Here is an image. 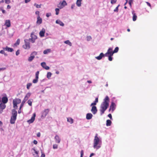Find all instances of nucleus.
I'll use <instances>...</instances> for the list:
<instances>
[{
    "mask_svg": "<svg viewBox=\"0 0 157 157\" xmlns=\"http://www.w3.org/2000/svg\"><path fill=\"white\" fill-rule=\"evenodd\" d=\"M67 3L65 0H63L62 2H60L58 5L57 6L59 9L63 8L64 6H67Z\"/></svg>",
    "mask_w": 157,
    "mask_h": 157,
    "instance_id": "4",
    "label": "nucleus"
},
{
    "mask_svg": "<svg viewBox=\"0 0 157 157\" xmlns=\"http://www.w3.org/2000/svg\"><path fill=\"white\" fill-rule=\"evenodd\" d=\"M104 56L105 55H104L103 53H101L98 56L95 57V58L99 60L101 59L102 57Z\"/></svg>",
    "mask_w": 157,
    "mask_h": 157,
    "instance_id": "18",
    "label": "nucleus"
},
{
    "mask_svg": "<svg viewBox=\"0 0 157 157\" xmlns=\"http://www.w3.org/2000/svg\"><path fill=\"white\" fill-rule=\"evenodd\" d=\"M83 155H84V151H83V150H81V156H80L83 157Z\"/></svg>",
    "mask_w": 157,
    "mask_h": 157,
    "instance_id": "54",
    "label": "nucleus"
},
{
    "mask_svg": "<svg viewBox=\"0 0 157 157\" xmlns=\"http://www.w3.org/2000/svg\"><path fill=\"white\" fill-rule=\"evenodd\" d=\"M91 39V37L90 36H88L87 37V41H89Z\"/></svg>",
    "mask_w": 157,
    "mask_h": 157,
    "instance_id": "53",
    "label": "nucleus"
},
{
    "mask_svg": "<svg viewBox=\"0 0 157 157\" xmlns=\"http://www.w3.org/2000/svg\"><path fill=\"white\" fill-rule=\"evenodd\" d=\"M98 102V98H95L94 101V102L91 103V106L92 105H96L97 103Z\"/></svg>",
    "mask_w": 157,
    "mask_h": 157,
    "instance_id": "27",
    "label": "nucleus"
},
{
    "mask_svg": "<svg viewBox=\"0 0 157 157\" xmlns=\"http://www.w3.org/2000/svg\"><path fill=\"white\" fill-rule=\"evenodd\" d=\"M36 117V114L35 113H34L33 114V116L32 117L31 119H29L27 121V122L28 123H29V124L32 123L34 121L35 119V117Z\"/></svg>",
    "mask_w": 157,
    "mask_h": 157,
    "instance_id": "10",
    "label": "nucleus"
},
{
    "mask_svg": "<svg viewBox=\"0 0 157 157\" xmlns=\"http://www.w3.org/2000/svg\"><path fill=\"white\" fill-rule=\"evenodd\" d=\"M0 53L1 54H4L5 55V56H6L7 55L5 53V52L4 51V50H1V51H0Z\"/></svg>",
    "mask_w": 157,
    "mask_h": 157,
    "instance_id": "50",
    "label": "nucleus"
},
{
    "mask_svg": "<svg viewBox=\"0 0 157 157\" xmlns=\"http://www.w3.org/2000/svg\"><path fill=\"white\" fill-rule=\"evenodd\" d=\"M132 2H133V0H129L128 3L131 7L132 6Z\"/></svg>",
    "mask_w": 157,
    "mask_h": 157,
    "instance_id": "49",
    "label": "nucleus"
},
{
    "mask_svg": "<svg viewBox=\"0 0 157 157\" xmlns=\"http://www.w3.org/2000/svg\"><path fill=\"white\" fill-rule=\"evenodd\" d=\"M17 113L15 109H13L12 110V116L13 117H17Z\"/></svg>",
    "mask_w": 157,
    "mask_h": 157,
    "instance_id": "19",
    "label": "nucleus"
},
{
    "mask_svg": "<svg viewBox=\"0 0 157 157\" xmlns=\"http://www.w3.org/2000/svg\"><path fill=\"white\" fill-rule=\"evenodd\" d=\"M116 108V105L113 102H112L111 103L109 111H110L111 110V112L113 113L115 109Z\"/></svg>",
    "mask_w": 157,
    "mask_h": 157,
    "instance_id": "8",
    "label": "nucleus"
},
{
    "mask_svg": "<svg viewBox=\"0 0 157 157\" xmlns=\"http://www.w3.org/2000/svg\"><path fill=\"white\" fill-rule=\"evenodd\" d=\"M2 13H6V11L3 9H2Z\"/></svg>",
    "mask_w": 157,
    "mask_h": 157,
    "instance_id": "63",
    "label": "nucleus"
},
{
    "mask_svg": "<svg viewBox=\"0 0 157 157\" xmlns=\"http://www.w3.org/2000/svg\"><path fill=\"white\" fill-rule=\"evenodd\" d=\"M26 101H25V100H24V99L23 100L20 106V108H21L23 107L24 104V103Z\"/></svg>",
    "mask_w": 157,
    "mask_h": 157,
    "instance_id": "37",
    "label": "nucleus"
},
{
    "mask_svg": "<svg viewBox=\"0 0 157 157\" xmlns=\"http://www.w3.org/2000/svg\"><path fill=\"white\" fill-rule=\"evenodd\" d=\"M6 69L5 68H0V71L2 70H4Z\"/></svg>",
    "mask_w": 157,
    "mask_h": 157,
    "instance_id": "62",
    "label": "nucleus"
},
{
    "mask_svg": "<svg viewBox=\"0 0 157 157\" xmlns=\"http://www.w3.org/2000/svg\"><path fill=\"white\" fill-rule=\"evenodd\" d=\"M21 108H20H20H19V109L18 110V113H21Z\"/></svg>",
    "mask_w": 157,
    "mask_h": 157,
    "instance_id": "61",
    "label": "nucleus"
},
{
    "mask_svg": "<svg viewBox=\"0 0 157 157\" xmlns=\"http://www.w3.org/2000/svg\"><path fill=\"white\" fill-rule=\"evenodd\" d=\"M6 107L5 104L1 103L0 104V108L2 109H4Z\"/></svg>",
    "mask_w": 157,
    "mask_h": 157,
    "instance_id": "29",
    "label": "nucleus"
},
{
    "mask_svg": "<svg viewBox=\"0 0 157 157\" xmlns=\"http://www.w3.org/2000/svg\"><path fill=\"white\" fill-rule=\"evenodd\" d=\"M17 117L11 116L10 122L11 124H13L15 123V121Z\"/></svg>",
    "mask_w": 157,
    "mask_h": 157,
    "instance_id": "20",
    "label": "nucleus"
},
{
    "mask_svg": "<svg viewBox=\"0 0 157 157\" xmlns=\"http://www.w3.org/2000/svg\"><path fill=\"white\" fill-rule=\"evenodd\" d=\"M40 132H39L37 134V136L38 137H40Z\"/></svg>",
    "mask_w": 157,
    "mask_h": 157,
    "instance_id": "58",
    "label": "nucleus"
},
{
    "mask_svg": "<svg viewBox=\"0 0 157 157\" xmlns=\"http://www.w3.org/2000/svg\"><path fill=\"white\" fill-rule=\"evenodd\" d=\"M35 13L36 15H37L38 16H37V17H39V16H40V15H39V14H40V12L39 11H36L35 12Z\"/></svg>",
    "mask_w": 157,
    "mask_h": 157,
    "instance_id": "55",
    "label": "nucleus"
},
{
    "mask_svg": "<svg viewBox=\"0 0 157 157\" xmlns=\"http://www.w3.org/2000/svg\"><path fill=\"white\" fill-rule=\"evenodd\" d=\"M101 142V141H100ZM100 140L99 138L98 137V134H96L94 140V148L98 149L100 147V146H98L99 142Z\"/></svg>",
    "mask_w": 157,
    "mask_h": 157,
    "instance_id": "2",
    "label": "nucleus"
},
{
    "mask_svg": "<svg viewBox=\"0 0 157 157\" xmlns=\"http://www.w3.org/2000/svg\"><path fill=\"white\" fill-rule=\"evenodd\" d=\"M33 101V100L32 99H29L28 101V103L29 105L30 106H31L32 105V101Z\"/></svg>",
    "mask_w": 157,
    "mask_h": 157,
    "instance_id": "34",
    "label": "nucleus"
},
{
    "mask_svg": "<svg viewBox=\"0 0 157 157\" xmlns=\"http://www.w3.org/2000/svg\"><path fill=\"white\" fill-rule=\"evenodd\" d=\"M55 141L56 143L58 144L60 143L61 141V140L58 135H56L55 136Z\"/></svg>",
    "mask_w": 157,
    "mask_h": 157,
    "instance_id": "13",
    "label": "nucleus"
},
{
    "mask_svg": "<svg viewBox=\"0 0 157 157\" xmlns=\"http://www.w3.org/2000/svg\"><path fill=\"white\" fill-rule=\"evenodd\" d=\"M33 150L34 151L35 153L36 154V155L35 156L36 157H38V151H36V150L34 149H33Z\"/></svg>",
    "mask_w": 157,
    "mask_h": 157,
    "instance_id": "42",
    "label": "nucleus"
},
{
    "mask_svg": "<svg viewBox=\"0 0 157 157\" xmlns=\"http://www.w3.org/2000/svg\"><path fill=\"white\" fill-rule=\"evenodd\" d=\"M112 122L109 120H107L106 121V125L107 126H110L111 125Z\"/></svg>",
    "mask_w": 157,
    "mask_h": 157,
    "instance_id": "30",
    "label": "nucleus"
},
{
    "mask_svg": "<svg viewBox=\"0 0 157 157\" xmlns=\"http://www.w3.org/2000/svg\"><path fill=\"white\" fill-rule=\"evenodd\" d=\"M32 85V84L31 83H29L27 84V89L29 90L30 87Z\"/></svg>",
    "mask_w": 157,
    "mask_h": 157,
    "instance_id": "38",
    "label": "nucleus"
},
{
    "mask_svg": "<svg viewBox=\"0 0 157 157\" xmlns=\"http://www.w3.org/2000/svg\"><path fill=\"white\" fill-rule=\"evenodd\" d=\"M19 50H18L16 52V55H17V56H18L19 54Z\"/></svg>",
    "mask_w": 157,
    "mask_h": 157,
    "instance_id": "57",
    "label": "nucleus"
},
{
    "mask_svg": "<svg viewBox=\"0 0 157 157\" xmlns=\"http://www.w3.org/2000/svg\"><path fill=\"white\" fill-rule=\"evenodd\" d=\"M11 0H5V3L6 4H9Z\"/></svg>",
    "mask_w": 157,
    "mask_h": 157,
    "instance_id": "51",
    "label": "nucleus"
},
{
    "mask_svg": "<svg viewBox=\"0 0 157 157\" xmlns=\"http://www.w3.org/2000/svg\"><path fill=\"white\" fill-rule=\"evenodd\" d=\"M120 5H118V6L115 8L114 10V12H118V7L120 6Z\"/></svg>",
    "mask_w": 157,
    "mask_h": 157,
    "instance_id": "44",
    "label": "nucleus"
},
{
    "mask_svg": "<svg viewBox=\"0 0 157 157\" xmlns=\"http://www.w3.org/2000/svg\"><path fill=\"white\" fill-rule=\"evenodd\" d=\"M5 25L7 27H10L11 26L10 21L9 20H6Z\"/></svg>",
    "mask_w": 157,
    "mask_h": 157,
    "instance_id": "14",
    "label": "nucleus"
},
{
    "mask_svg": "<svg viewBox=\"0 0 157 157\" xmlns=\"http://www.w3.org/2000/svg\"><path fill=\"white\" fill-rule=\"evenodd\" d=\"M3 50L9 52H12L13 50V48H9L8 46H6V47L3 48Z\"/></svg>",
    "mask_w": 157,
    "mask_h": 157,
    "instance_id": "15",
    "label": "nucleus"
},
{
    "mask_svg": "<svg viewBox=\"0 0 157 157\" xmlns=\"http://www.w3.org/2000/svg\"><path fill=\"white\" fill-rule=\"evenodd\" d=\"M45 32V29H43L39 33V35L40 36L43 37L44 36V33Z\"/></svg>",
    "mask_w": 157,
    "mask_h": 157,
    "instance_id": "16",
    "label": "nucleus"
},
{
    "mask_svg": "<svg viewBox=\"0 0 157 157\" xmlns=\"http://www.w3.org/2000/svg\"><path fill=\"white\" fill-rule=\"evenodd\" d=\"M39 71H37L36 73V78L37 79H38L39 78Z\"/></svg>",
    "mask_w": 157,
    "mask_h": 157,
    "instance_id": "40",
    "label": "nucleus"
},
{
    "mask_svg": "<svg viewBox=\"0 0 157 157\" xmlns=\"http://www.w3.org/2000/svg\"><path fill=\"white\" fill-rule=\"evenodd\" d=\"M55 11H56V15H58L59 14V9L56 8L55 9Z\"/></svg>",
    "mask_w": 157,
    "mask_h": 157,
    "instance_id": "41",
    "label": "nucleus"
},
{
    "mask_svg": "<svg viewBox=\"0 0 157 157\" xmlns=\"http://www.w3.org/2000/svg\"><path fill=\"white\" fill-rule=\"evenodd\" d=\"M53 148L54 149H57L58 148V145L56 144H54L53 146Z\"/></svg>",
    "mask_w": 157,
    "mask_h": 157,
    "instance_id": "48",
    "label": "nucleus"
},
{
    "mask_svg": "<svg viewBox=\"0 0 157 157\" xmlns=\"http://www.w3.org/2000/svg\"><path fill=\"white\" fill-rule=\"evenodd\" d=\"M117 1V0H111V3L112 4H114Z\"/></svg>",
    "mask_w": 157,
    "mask_h": 157,
    "instance_id": "46",
    "label": "nucleus"
},
{
    "mask_svg": "<svg viewBox=\"0 0 157 157\" xmlns=\"http://www.w3.org/2000/svg\"><path fill=\"white\" fill-rule=\"evenodd\" d=\"M45 157V155L43 153H42V154L41 155V157Z\"/></svg>",
    "mask_w": 157,
    "mask_h": 157,
    "instance_id": "59",
    "label": "nucleus"
},
{
    "mask_svg": "<svg viewBox=\"0 0 157 157\" xmlns=\"http://www.w3.org/2000/svg\"><path fill=\"white\" fill-rule=\"evenodd\" d=\"M146 3H147V5H148L150 7L151 6V5L149 2H147Z\"/></svg>",
    "mask_w": 157,
    "mask_h": 157,
    "instance_id": "64",
    "label": "nucleus"
},
{
    "mask_svg": "<svg viewBox=\"0 0 157 157\" xmlns=\"http://www.w3.org/2000/svg\"><path fill=\"white\" fill-rule=\"evenodd\" d=\"M42 22V18L40 17V16L37 17V21H36V23L40 25L41 24Z\"/></svg>",
    "mask_w": 157,
    "mask_h": 157,
    "instance_id": "21",
    "label": "nucleus"
},
{
    "mask_svg": "<svg viewBox=\"0 0 157 157\" xmlns=\"http://www.w3.org/2000/svg\"><path fill=\"white\" fill-rule=\"evenodd\" d=\"M38 79L36 78L35 79L33 80V83H36L38 82Z\"/></svg>",
    "mask_w": 157,
    "mask_h": 157,
    "instance_id": "45",
    "label": "nucleus"
},
{
    "mask_svg": "<svg viewBox=\"0 0 157 157\" xmlns=\"http://www.w3.org/2000/svg\"><path fill=\"white\" fill-rule=\"evenodd\" d=\"M82 0H77L76 4L78 7H80L81 6V2Z\"/></svg>",
    "mask_w": 157,
    "mask_h": 157,
    "instance_id": "24",
    "label": "nucleus"
},
{
    "mask_svg": "<svg viewBox=\"0 0 157 157\" xmlns=\"http://www.w3.org/2000/svg\"><path fill=\"white\" fill-rule=\"evenodd\" d=\"M51 52V49H47L44 50L43 52V53L44 54H46L50 52Z\"/></svg>",
    "mask_w": 157,
    "mask_h": 157,
    "instance_id": "31",
    "label": "nucleus"
},
{
    "mask_svg": "<svg viewBox=\"0 0 157 157\" xmlns=\"http://www.w3.org/2000/svg\"><path fill=\"white\" fill-rule=\"evenodd\" d=\"M108 117L110 118V119H112V116L111 114H109L108 115Z\"/></svg>",
    "mask_w": 157,
    "mask_h": 157,
    "instance_id": "56",
    "label": "nucleus"
},
{
    "mask_svg": "<svg viewBox=\"0 0 157 157\" xmlns=\"http://www.w3.org/2000/svg\"><path fill=\"white\" fill-rule=\"evenodd\" d=\"M34 57H35V56H30V57H29V58L28 59V61L29 62H31V61H32L33 60V59H34Z\"/></svg>",
    "mask_w": 157,
    "mask_h": 157,
    "instance_id": "35",
    "label": "nucleus"
},
{
    "mask_svg": "<svg viewBox=\"0 0 157 157\" xmlns=\"http://www.w3.org/2000/svg\"><path fill=\"white\" fill-rule=\"evenodd\" d=\"M20 43V40L18 39L17 40L16 42L14 44V46H17Z\"/></svg>",
    "mask_w": 157,
    "mask_h": 157,
    "instance_id": "32",
    "label": "nucleus"
},
{
    "mask_svg": "<svg viewBox=\"0 0 157 157\" xmlns=\"http://www.w3.org/2000/svg\"><path fill=\"white\" fill-rule=\"evenodd\" d=\"M67 121L70 124H72L73 122V120L71 117L67 118Z\"/></svg>",
    "mask_w": 157,
    "mask_h": 157,
    "instance_id": "28",
    "label": "nucleus"
},
{
    "mask_svg": "<svg viewBox=\"0 0 157 157\" xmlns=\"http://www.w3.org/2000/svg\"><path fill=\"white\" fill-rule=\"evenodd\" d=\"M132 14H133V17H132V20L133 21H135L137 19V16L136 15V14L134 13V12H132Z\"/></svg>",
    "mask_w": 157,
    "mask_h": 157,
    "instance_id": "25",
    "label": "nucleus"
},
{
    "mask_svg": "<svg viewBox=\"0 0 157 157\" xmlns=\"http://www.w3.org/2000/svg\"><path fill=\"white\" fill-rule=\"evenodd\" d=\"M41 66H42V67L43 68H44L45 69L48 70L49 69V68H50L48 66H47L46 65L45 63L42 62V63H41Z\"/></svg>",
    "mask_w": 157,
    "mask_h": 157,
    "instance_id": "12",
    "label": "nucleus"
},
{
    "mask_svg": "<svg viewBox=\"0 0 157 157\" xmlns=\"http://www.w3.org/2000/svg\"><path fill=\"white\" fill-rule=\"evenodd\" d=\"M64 42L66 44H67L70 46H71L72 45L71 43L69 40H66Z\"/></svg>",
    "mask_w": 157,
    "mask_h": 157,
    "instance_id": "33",
    "label": "nucleus"
},
{
    "mask_svg": "<svg viewBox=\"0 0 157 157\" xmlns=\"http://www.w3.org/2000/svg\"><path fill=\"white\" fill-rule=\"evenodd\" d=\"M8 101V99L6 97H4L2 98V102L3 103L6 104Z\"/></svg>",
    "mask_w": 157,
    "mask_h": 157,
    "instance_id": "17",
    "label": "nucleus"
},
{
    "mask_svg": "<svg viewBox=\"0 0 157 157\" xmlns=\"http://www.w3.org/2000/svg\"><path fill=\"white\" fill-rule=\"evenodd\" d=\"M30 93H28L25 95L24 99L25 100V101H26L30 97Z\"/></svg>",
    "mask_w": 157,
    "mask_h": 157,
    "instance_id": "26",
    "label": "nucleus"
},
{
    "mask_svg": "<svg viewBox=\"0 0 157 157\" xmlns=\"http://www.w3.org/2000/svg\"><path fill=\"white\" fill-rule=\"evenodd\" d=\"M34 5L36 6L37 8H40L41 7V4L39 5L36 3H35Z\"/></svg>",
    "mask_w": 157,
    "mask_h": 157,
    "instance_id": "43",
    "label": "nucleus"
},
{
    "mask_svg": "<svg viewBox=\"0 0 157 157\" xmlns=\"http://www.w3.org/2000/svg\"><path fill=\"white\" fill-rule=\"evenodd\" d=\"M26 40H24L25 44L23 45V48L25 49H29L30 48V43Z\"/></svg>",
    "mask_w": 157,
    "mask_h": 157,
    "instance_id": "5",
    "label": "nucleus"
},
{
    "mask_svg": "<svg viewBox=\"0 0 157 157\" xmlns=\"http://www.w3.org/2000/svg\"><path fill=\"white\" fill-rule=\"evenodd\" d=\"M113 54L112 48H109L107 52L105 54V56H107L109 55L113 56Z\"/></svg>",
    "mask_w": 157,
    "mask_h": 157,
    "instance_id": "6",
    "label": "nucleus"
},
{
    "mask_svg": "<svg viewBox=\"0 0 157 157\" xmlns=\"http://www.w3.org/2000/svg\"><path fill=\"white\" fill-rule=\"evenodd\" d=\"M91 111L93 114H95L97 112V109L96 107L94 106H93L92 107Z\"/></svg>",
    "mask_w": 157,
    "mask_h": 157,
    "instance_id": "11",
    "label": "nucleus"
},
{
    "mask_svg": "<svg viewBox=\"0 0 157 157\" xmlns=\"http://www.w3.org/2000/svg\"><path fill=\"white\" fill-rule=\"evenodd\" d=\"M33 143L34 144H37V141H36V140H34V141H33Z\"/></svg>",
    "mask_w": 157,
    "mask_h": 157,
    "instance_id": "60",
    "label": "nucleus"
},
{
    "mask_svg": "<svg viewBox=\"0 0 157 157\" xmlns=\"http://www.w3.org/2000/svg\"><path fill=\"white\" fill-rule=\"evenodd\" d=\"M56 22L57 24H59L61 26H63L64 25V24L63 23V22L59 20H56Z\"/></svg>",
    "mask_w": 157,
    "mask_h": 157,
    "instance_id": "23",
    "label": "nucleus"
},
{
    "mask_svg": "<svg viewBox=\"0 0 157 157\" xmlns=\"http://www.w3.org/2000/svg\"><path fill=\"white\" fill-rule=\"evenodd\" d=\"M21 102V100L17 98L13 100V107L14 108H16L17 107V105L20 103Z\"/></svg>",
    "mask_w": 157,
    "mask_h": 157,
    "instance_id": "3",
    "label": "nucleus"
},
{
    "mask_svg": "<svg viewBox=\"0 0 157 157\" xmlns=\"http://www.w3.org/2000/svg\"><path fill=\"white\" fill-rule=\"evenodd\" d=\"M51 15V13H47L46 14V16L47 17H48L49 16Z\"/></svg>",
    "mask_w": 157,
    "mask_h": 157,
    "instance_id": "52",
    "label": "nucleus"
},
{
    "mask_svg": "<svg viewBox=\"0 0 157 157\" xmlns=\"http://www.w3.org/2000/svg\"><path fill=\"white\" fill-rule=\"evenodd\" d=\"M109 99L108 96H106L103 102L101 104L100 111L102 115L108 108L109 105Z\"/></svg>",
    "mask_w": 157,
    "mask_h": 157,
    "instance_id": "1",
    "label": "nucleus"
},
{
    "mask_svg": "<svg viewBox=\"0 0 157 157\" xmlns=\"http://www.w3.org/2000/svg\"><path fill=\"white\" fill-rule=\"evenodd\" d=\"M52 75V74L50 72H48L47 74V78L48 79H49L50 78V77Z\"/></svg>",
    "mask_w": 157,
    "mask_h": 157,
    "instance_id": "36",
    "label": "nucleus"
},
{
    "mask_svg": "<svg viewBox=\"0 0 157 157\" xmlns=\"http://www.w3.org/2000/svg\"><path fill=\"white\" fill-rule=\"evenodd\" d=\"M112 56L109 55V56H107L108 57V59L110 61H111L113 59L112 57Z\"/></svg>",
    "mask_w": 157,
    "mask_h": 157,
    "instance_id": "47",
    "label": "nucleus"
},
{
    "mask_svg": "<svg viewBox=\"0 0 157 157\" xmlns=\"http://www.w3.org/2000/svg\"><path fill=\"white\" fill-rule=\"evenodd\" d=\"M49 111V109H45L43 112L42 115H41V117H45L48 114Z\"/></svg>",
    "mask_w": 157,
    "mask_h": 157,
    "instance_id": "9",
    "label": "nucleus"
},
{
    "mask_svg": "<svg viewBox=\"0 0 157 157\" xmlns=\"http://www.w3.org/2000/svg\"><path fill=\"white\" fill-rule=\"evenodd\" d=\"M31 38L29 39V41H31L32 43H34L35 41V40L37 39V36L34 35L33 33H32L31 35Z\"/></svg>",
    "mask_w": 157,
    "mask_h": 157,
    "instance_id": "7",
    "label": "nucleus"
},
{
    "mask_svg": "<svg viewBox=\"0 0 157 157\" xmlns=\"http://www.w3.org/2000/svg\"><path fill=\"white\" fill-rule=\"evenodd\" d=\"M93 116L92 114L91 113H88L86 115V118L87 120H90L92 118Z\"/></svg>",
    "mask_w": 157,
    "mask_h": 157,
    "instance_id": "22",
    "label": "nucleus"
},
{
    "mask_svg": "<svg viewBox=\"0 0 157 157\" xmlns=\"http://www.w3.org/2000/svg\"><path fill=\"white\" fill-rule=\"evenodd\" d=\"M119 50V48L118 47H116L115 49L113 51V53L117 52Z\"/></svg>",
    "mask_w": 157,
    "mask_h": 157,
    "instance_id": "39",
    "label": "nucleus"
}]
</instances>
